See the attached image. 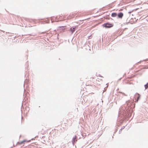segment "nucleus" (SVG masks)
I'll return each mask as SVG.
<instances>
[{
	"label": "nucleus",
	"mask_w": 148,
	"mask_h": 148,
	"mask_svg": "<svg viewBox=\"0 0 148 148\" xmlns=\"http://www.w3.org/2000/svg\"><path fill=\"white\" fill-rule=\"evenodd\" d=\"M140 97V96H139L138 97V99H139V98ZM137 102L138 101V100H137Z\"/></svg>",
	"instance_id": "obj_11"
},
{
	"label": "nucleus",
	"mask_w": 148,
	"mask_h": 148,
	"mask_svg": "<svg viewBox=\"0 0 148 148\" xmlns=\"http://www.w3.org/2000/svg\"><path fill=\"white\" fill-rule=\"evenodd\" d=\"M103 26L104 27L107 28H110L112 27L113 25L112 24L106 23L103 24Z\"/></svg>",
	"instance_id": "obj_1"
},
{
	"label": "nucleus",
	"mask_w": 148,
	"mask_h": 148,
	"mask_svg": "<svg viewBox=\"0 0 148 148\" xmlns=\"http://www.w3.org/2000/svg\"><path fill=\"white\" fill-rule=\"evenodd\" d=\"M136 64L135 65H134V67H133L132 69H134V68H135L136 67Z\"/></svg>",
	"instance_id": "obj_10"
},
{
	"label": "nucleus",
	"mask_w": 148,
	"mask_h": 148,
	"mask_svg": "<svg viewBox=\"0 0 148 148\" xmlns=\"http://www.w3.org/2000/svg\"><path fill=\"white\" fill-rule=\"evenodd\" d=\"M73 142L74 143L76 142L77 141V139H76V137L75 136L73 138Z\"/></svg>",
	"instance_id": "obj_6"
},
{
	"label": "nucleus",
	"mask_w": 148,
	"mask_h": 148,
	"mask_svg": "<svg viewBox=\"0 0 148 148\" xmlns=\"http://www.w3.org/2000/svg\"><path fill=\"white\" fill-rule=\"evenodd\" d=\"M76 28V27H71L70 28L69 31L71 32V33L72 34H73V32L75 31Z\"/></svg>",
	"instance_id": "obj_2"
},
{
	"label": "nucleus",
	"mask_w": 148,
	"mask_h": 148,
	"mask_svg": "<svg viewBox=\"0 0 148 148\" xmlns=\"http://www.w3.org/2000/svg\"><path fill=\"white\" fill-rule=\"evenodd\" d=\"M147 68H148V67H144V68H141L140 69V70H137V71H136V72H137L139 71H140V70H141L142 69H147Z\"/></svg>",
	"instance_id": "obj_7"
},
{
	"label": "nucleus",
	"mask_w": 148,
	"mask_h": 148,
	"mask_svg": "<svg viewBox=\"0 0 148 148\" xmlns=\"http://www.w3.org/2000/svg\"><path fill=\"white\" fill-rule=\"evenodd\" d=\"M141 1V0H137V1H136V4L138 5H140L141 4L142 2Z\"/></svg>",
	"instance_id": "obj_4"
},
{
	"label": "nucleus",
	"mask_w": 148,
	"mask_h": 148,
	"mask_svg": "<svg viewBox=\"0 0 148 148\" xmlns=\"http://www.w3.org/2000/svg\"><path fill=\"white\" fill-rule=\"evenodd\" d=\"M123 15V14L122 12L119 13L118 14V16L119 18H121Z\"/></svg>",
	"instance_id": "obj_3"
},
{
	"label": "nucleus",
	"mask_w": 148,
	"mask_h": 148,
	"mask_svg": "<svg viewBox=\"0 0 148 148\" xmlns=\"http://www.w3.org/2000/svg\"><path fill=\"white\" fill-rule=\"evenodd\" d=\"M145 89H147L148 87V83H147L146 85H145Z\"/></svg>",
	"instance_id": "obj_8"
},
{
	"label": "nucleus",
	"mask_w": 148,
	"mask_h": 148,
	"mask_svg": "<svg viewBox=\"0 0 148 148\" xmlns=\"http://www.w3.org/2000/svg\"><path fill=\"white\" fill-rule=\"evenodd\" d=\"M27 142V141L26 140H23V141H21V142H20V144H23V143H24V142Z\"/></svg>",
	"instance_id": "obj_9"
},
{
	"label": "nucleus",
	"mask_w": 148,
	"mask_h": 148,
	"mask_svg": "<svg viewBox=\"0 0 148 148\" xmlns=\"http://www.w3.org/2000/svg\"><path fill=\"white\" fill-rule=\"evenodd\" d=\"M117 15V14L116 13H114L112 14L111 16L112 17H115Z\"/></svg>",
	"instance_id": "obj_5"
}]
</instances>
